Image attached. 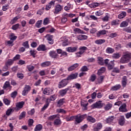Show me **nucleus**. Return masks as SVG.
Masks as SVG:
<instances>
[{
	"label": "nucleus",
	"instance_id": "obj_44",
	"mask_svg": "<svg viewBox=\"0 0 131 131\" xmlns=\"http://www.w3.org/2000/svg\"><path fill=\"white\" fill-rule=\"evenodd\" d=\"M97 62L100 65H104V59H103V58L98 57Z\"/></svg>",
	"mask_w": 131,
	"mask_h": 131
},
{
	"label": "nucleus",
	"instance_id": "obj_60",
	"mask_svg": "<svg viewBox=\"0 0 131 131\" xmlns=\"http://www.w3.org/2000/svg\"><path fill=\"white\" fill-rule=\"evenodd\" d=\"M66 119L67 121H72V120H73L74 119V116H71V117H66Z\"/></svg>",
	"mask_w": 131,
	"mask_h": 131
},
{
	"label": "nucleus",
	"instance_id": "obj_42",
	"mask_svg": "<svg viewBox=\"0 0 131 131\" xmlns=\"http://www.w3.org/2000/svg\"><path fill=\"white\" fill-rule=\"evenodd\" d=\"M18 19H19V16H15L12 19H11V20L10 21V24L12 25L15 24V23H16V22H17V21H18Z\"/></svg>",
	"mask_w": 131,
	"mask_h": 131
},
{
	"label": "nucleus",
	"instance_id": "obj_19",
	"mask_svg": "<svg viewBox=\"0 0 131 131\" xmlns=\"http://www.w3.org/2000/svg\"><path fill=\"white\" fill-rule=\"evenodd\" d=\"M37 50V51H42L45 52V51H47V47H46V45H40L38 46Z\"/></svg>",
	"mask_w": 131,
	"mask_h": 131
},
{
	"label": "nucleus",
	"instance_id": "obj_4",
	"mask_svg": "<svg viewBox=\"0 0 131 131\" xmlns=\"http://www.w3.org/2000/svg\"><path fill=\"white\" fill-rule=\"evenodd\" d=\"M69 83L67 79H62L60 82H59L58 88L59 89H63V88L66 86Z\"/></svg>",
	"mask_w": 131,
	"mask_h": 131
},
{
	"label": "nucleus",
	"instance_id": "obj_29",
	"mask_svg": "<svg viewBox=\"0 0 131 131\" xmlns=\"http://www.w3.org/2000/svg\"><path fill=\"white\" fill-rule=\"evenodd\" d=\"M106 71V68L105 67H102L98 71L97 74L98 75H101L102 73H104Z\"/></svg>",
	"mask_w": 131,
	"mask_h": 131
},
{
	"label": "nucleus",
	"instance_id": "obj_37",
	"mask_svg": "<svg viewBox=\"0 0 131 131\" xmlns=\"http://www.w3.org/2000/svg\"><path fill=\"white\" fill-rule=\"evenodd\" d=\"M126 16V12L123 11L119 15H118V18L119 19H123L124 17Z\"/></svg>",
	"mask_w": 131,
	"mask_h": 131
},
{
	"label": "nucleus",
	"instance_id": "obj_21",
	"mask_svg": "<svg viewBox=\"0 0 131 131\" xmlns=\"http://www.w3.org/2000/svg\"><path fill=\"white\" fill-rule=\"evenodd\" d=\"M79 66L78 63H75L73 66L70 67L68 70V71H73L76 68H77V67Z\"/></svg>",
	"mask_w": 131,
	"mask_h": 131
},
{
	"label": "nucleus",
	"instance_id": "obj_2",
	"mask_svg": "<svg viewBox=\"0 0 131 131\" xmlns=\"http://www.w3.org/2000/svg\"><path fill=\"white\" fill-rule=\"evenodd\" d=\"M123 54V55L121 58L120 63H121V64H125V63H128L131 59V53L126 52Z\"/></svg>",
	"mask_w": 131,
	"mask_h": 131
},
{
	"label": "nucleus",
	"instance_id": "obj_43",
	"mask_svg": "<svg viewBox=\"0 0 131 131\" xmlns=\"http://www.w3.org/2000/svg\"><path fill=\"white\" fill-rule=\"evenodd\" d=\"M50 106V103L47 101L46 103L44 105L43 107L41 109V111H45L47 108H48Z\"/></svg>",
	"mask_w": 131,
	"mask_h": 131
},
{
	"label": "nucleus",
	"instance_id": "obj_26",
	"mask_svg": "<svg viewBox=\"0 0 131 131\" xmlns=\"http://www.w3.org/2000/svg\"><path fill=\"white\" fill-rule=\"evenodd\" d=\"M60 115L59 114L53 115L48 117L49 120H54L55 118H59Z\"/></svg>",
	"mask_w": 131,
	"mask_h": 131
},
{
	"label": "nucleus",
	"instance_id": "obj_55",
	"mask_svg": "<svg viewBox=\"0 0 131 131\" xmlns=\"http://www.w3.org/2000/svg\"><path fill=\"white\" fill-rule=\"evenodd\" d=\"M30 54L33 58H35V55H36V51L35 50H30Z\"/></svg>",
	"mask_w": 131,
	"mask_h": 131
},
{
	"label": "nucleus",
	"instance_id": "obj_18",
	"mask_svg": "<svg viewBox=\"0 0 131 131\" xmlns=\"http://www.w3.org/2000/svg\"><path fill=\"white\" fill-rule=\"evenodd\" d=\"M81 105L83 107V110H88V105H89V103L86 101H82L81 102Z\"/></svg>",
	"mask_w": 131,
	"mask_h": 131
},
{
	"label": "nucleus",
	"instance_id": "obj_61",
	"mask_svg": "<svg viewBox=\"0 0 131 131\" xmlns=\"http://www.w3.org/2000/svg\"><path fill=\"white\" fill-rule=\"evenodd\" d=\"M9 8H10V5H4L3 6V11H7V10H8V9H9Z\"/></svg>",
	"mask_w": 131,
	"mask_h": 131
},
{
	"label": "nucleus",
	"instance_id": "obj_64",
	"mask_svg": "<svg viewBox=\"0 0 131 131\" xmlns=\"http://www.w3.org/2000/svg\"><path fill=\"white\" fill-rule=\"evenodd\" d=\"M96 75L93 74V75H92L91 76L90 80H91V81H92V82H94V81H95V80H96Z\"/></svg>",
	"mask_w": 131,
	"mask_h": 131
},
{
	"label": "nucleus",
	"instance_id": "obj_54",
	"mask_svg": "<svg viewBox=\"0 0 131 131\" xmlns=\"http://www.w3.org/2000/svg\"><path fill=\"white\" fill-rule=\"evenodd\" d=\"M42 22V20H38L36 23V27H37V28H39L40 26H41V23Z\"/></svg>",
	"mask_w": 131,
	"mask_h": 131
},
{
	"label": "nucleus",
	"instance_id": "obj_45",
	"mask_svg": "<svg viewBox=\"0 0 131 131\" xmlns=\"http://www.w3.org/2000/svg\"><path fill=\"white\" fill-rule=\"evenodd\" d=\"M74 32H76V33H82V34L84 33V32L83 31L81 30L79 28H75L74 29Z\"/></svg>",
	"mask_w": 131,
	"mask_h": 131
},
{
	"label": "nucleus",
	"instance_id": "obj_3",
	"mask_svg": "<svg viewBox=\"0 0 131 131\" xmlns=\"http://www.w3.org/2000/svg\"><path fill=\"white\" fill-rule=\"evenodd\" d=\"M85 116H86V115L76 116L75 117H74V118L75 119V124H77L78 123H80V122L82 121V120L85 118Z\"/></svg>",
	"mask_w": 131,
	"mask_h": 131
},
{
	"label": "nucleus",
	"instance_id": "obj_34",
	"mask_svg": "<svg viewBox=\"0 0 131 131\" xmlns=\"http://www.w3.org/2000/svg\"><path fill=\"white\" fill-rule=\"evenodd\" d=\"M51 65V62L50 61H45L42 63H41V67H48Z\"/></svg>",
	"mask_w": 131,
	"mask_h": 131
},
{
	"label": "nucleus",
	"instance_id": "obj_51",
	"mask_svg": "<svg viewBox=\"0 0 131 131\" xmlns=\"http://www.w3.org/2000/svg\"><path fill=\"white\" fill-rule=\"evenodd\" d=\"M73 7V6L71 4H69L67 6H65L64 9L65 11H69L70 9H72Z\"/></svg>",
	"mask_w": 131,
	"mask_h": 131
},
{
	"label": "nucleus",
	"instance_id": "obj_7",
	"mask_svg": "<svg viewBox=\"0 0 131 131\" xmlns=\"http://www.w3.org/2000/svg\"><path fill=\"white\" fill-rule=\"evenodd\" d=\"M103 125L101 123H96L93 125V130L94 131H99L100 129H102Z\"/></svg>",
	"mask_w": 131,
	"mask_h": 131
},
{
	"label": "nucleus",
	"instance_id": "obj_36",
	"mask_svg": "<svg viewBox=\"0 0 131 131\" xmlns=\"http://www.w3.org/2000/svg\"><path fill=\"white\" fill-rule=\"evenodd\" d=\"M106 52L107 54H112V53H114V49H113V48H110V47H108L106 49Z\"/></svg>",
	"mask_w": 131,
	"mask_h": 131
},
{
	"label": "nucleus",
	"instance_id": "obj_62",
	"mask_svg": "<svg viewBox=\"0 0 131 131\" xmlns=\"http://www.w3.org/2000/svg\"><path fill=\"white\" fill-rule=\"evenodd\" d=\"M23 47L25 48L28 49L29 48V44H28V41H26L23 43Z\"/></svg>",
	"mask_w": 131,
	"mask_h": 131
},
{
	"label": "nucleus",
	"instance_id": "obj_20",
	"mask_svg": "<svg viewBox=\"0 0 131 131\" xmlns=\"http://www.w3.org/2000/svg\"><path fill=\"white\" fill-rule=\"evenodd\" d=\"M110 18V15L108 13H106L105 16L101 18L102 21L103 22H108Z\"/></svg>",
	"mask_w": 131,
	"mask_h": 131
},
{
	"label": "nucleus",
	"instance_id": "obj_50",
	"mask_svg": "<svg viewBox=\"0 0 131 131\" xmlns=\"http://www.w3.org/2000/svg\"><path fill=\"white\" fill-rule=\"evenodd\" d=\"M62 123V122H61V120L60 119H56L54 121V124L55 125H59Z\"/></svg>",
	"mask_w": 131,
	"mask_h": 131
},
{
	"label": "nucleus",
	"instance_id": "obj_57",
	"mask_svg": "<svg viewBox=\"0 0 131 131\" xmlns=\"http://www.w3.org/2000/svg\"><path fill=\"white\" fill-rule=\"evenodd\" d=\"M27 68L29 71H32L34 69V66L32 65L27 66Z\"/></svg>",
	"mask_w": 131,
	"mask_h": 131
},
{
	"label": "nucleus",
	"instance_id": "obj_49",
	"mask_svg": "<svg viewBox=\"0 0 131 131\" xmlns=\"http://www.w3.org/2000/svg\"><path fill=\"white\" fill-rule=\"evenodd\" d=\"M122 84L123 86L126 85V77L124 76L122 78Z\"/></svg>",
	"mask_w": 131,
	"mask_h": 131
},
{
	"label": "nucleus",
	"instance_id": "obj_5",
	"mask_svg": "<svg viewBox=\"0 0 131 131\" xmlns=\"http://www.w3.org/2000/svg\"><path fill=\"white\" fill-rule=\"evenodd\" d=\"M31 90V87L29 85H25L22 92L23 96H27Z\"/></svg>",
	"mask_w": 131,
	"mask_h": 131
},
{
	"label": "nucleus",
	"instance_id": "obj_47",
	"mask_svg": "<svg viewBox=\"0 0 131 131\" xmlns=\"http://www.w3.org/2000/svg\"><path fill=\"white\" fill-rule=\"evenodd\" d=\"M3 101L4 104H5V105H7V106H9V105L11 104V101H10L9 99L7 98H4L3 99Z\"/></svg>",
	"mask_w": 131,
	"mask_h": 131
},
{
	"label": "nucleus",
	"instance_id": "obj_38",
	"mask_svg": "<svg viewBox=\"0 0 131 131\" xmlns=\"http://www.w3.org/2000/svg\"><path fill=\"white\" fill-rule=\"evenodd\" d=\"M14 63V60L13 59H8L7 62L6 63V66L7 67H9V66H11Z\"/></svg>",
	"mask_w": 131,
	"mask_h": 131
},
{
	"label": "nucleus",
	"instance_id": "obj_14",
	"mask_svg": "<svg viewBox=\"0 0 131 131\" xmlns=\"http://www.w3.org/2000/svg\"><path fill=\"white\" fill-rule=\"evenodd\" d=\"M119 110L120 112H127V111H128L127 109H126V104L125 103L122 104L119 108Z\"/></svg>",
	"mask_w": 131,
	"mask_h": 131
},
{
	"label": "nucleus",
	"instance_id": "obj_53",
	"mask_svg": "<svg viewBox=\"0 0 131 131\" xmlns=\"http://www.w3.org/2000/svg\"><path fill=\"white\" fill-rule=\"evenodd\" d=\"M111 108H112V105L111 103L107 104L104 107L105 110L106 111L110 110V109H111Z\"/></svg>",
	"mask_w": 131,
	"mask_h": 131
},
{
	"label": "nucleus",
	"instance_id": "obj_6",
	"mask_svg": "<svg viewBox=\"0 0 131 131\" xmlns=\"http://www.w3.org/2000/svg\"><path fill=\"white\" fill-rule=\"evenodd\" d=\"M63 10V6L60 4H57L55 6L54 10L53 11L54 14H59L61 11Z\"/></svg>",
	"mask_w": 131,
	"mask_h": 131
},
{
	"label": "nucleus",
	"instance_id": "obj_27",
	"mask_svg": "<svg viewBox=\"0 0 131 131\" xmlns=\"http://www.w3.org/2000/svg\"><path fill=\"white\" fill-rule=\"evenodd\" d=\"M64 103H65V98H62L60 99L57 102V107H60V106H62Z\"/></svg>",
	"mask_w": 131,
	"mask_h": 131
},
{
	"label": "nucleus",
	"instance_id": "obj_33",
	"mask_svg": "<svg viewBox=\"0 0 131 131\" xmlns=\"http://www.w3.org/2000/svg\"><path fill=\"white\" fill-rule=\"evenodd\" d=\"M120 57H121V55L119 53H114L112 55V58H113V59H119Z\"/></svg>",
	"mask_w": 131,
	"mask_h": 131
},
{
	"label": "nucleus",
	"instance_id": "obj_1",
	"mask_svg": "<svg viewBox=\"0 0 131 131\" xmlns=\"http://www.w3.org/2000/svg\"><path fill=\"white\" fill-rule=\"evenodd\" d=\"M56 51L57 54L55 51H51L49 52V55L51 58H53V59H63V58L67 57V52L60 49H57Z\"/></svg>",
	"mask_w": 131,
	"mask_h": 131
},
{
	"label": "nucleus",
	"instance_id": "obj_32",
	"mask_svg": "<svg viewBox=\"0 0 131 131\" xmlns=\"http://www.w3.org/2000/svg\"><path fill=\"white\" fill-rule=\"evenodd\" d=\"M77 38L79 40H83L84 39H88V36L84 35H79L77 37Z\"/></svg>",
	"mask_w": 131,
	"mask_h": 131
},
{
	"label": "nucleus",
	"instance_id": "obj_35",
	"mask_svg": "<svg viewBox=\"0 0 131 131\" xmlns=\"http://www.w3.org/2000/svg\"><path fill=\"white\" fill-rule=\"evenodd\" d=\"M128 26V22L126 21H123L121 23L120 25V27L123 28L124 27H126V26Z\"/></svg>",
	"mask_w": 131,
	"mask_h": 131
},
{
	"label": "nucleus",
	"instance_id": "obj_12",
	"mask_svg": "<svg viewBox=\"0 0 131 131\" xmlns=\"http://www.w3.org/2000/svg\"><path fill=\"white\" fill-rule=\"evenodd\" d=\"M78 75V74L76 73L74 74H71L68 76L67 79H68V80H73V79H76V78H77Z\"/></svg>",
	"mask_w": 131,
	"mask_h": 131
},
{
	"label": "nucleus",
	"instance_id": "obj_23",
	"mask_svg": "<svg viewBox=\"0 0 131 131\" xmlns=\"http://www.w3.org/2000/svg\"><path fill=\"white\" fill-rule=\"evenodd\" d=\"M86 119L89 122H92V123H95V122H96V119L91 116H88Z\"/></svg>",
	"mask_w": 131,
	"mask_h": 131
},
{
	"label": "nucleus",
	"instance_id": "obj_9",
	"mask_svg": "<svg viewBox=\"0 0 131 131\" xmlns=\"http://www.w3.org/2000/svg\"><path fill=\"white\" fill-rule=\"evenodd\" d=\"M25 105V102L24 101H20L16 103V110H20L23 108V106Z\"/></svg>",
	"mask_w": 131,
	"mask_h": 131
},
{
	"label": "nucleus",
	"instance_id": "obj_10",
	"mask_svg": "<svg viewBox=\"0 0 131 131\" xmlns=\"http://www.w3.org/2000/svg\"><path fill=\"white\" fill-rule=\"evenodd\" d=\"M118 123L121 126L124 125V123H125V119L124 118V116H121L118 118Z\"/></svg>",
	"mask_w": 131,
	"mask_h": 131
},
{
	"label": "nucleus",
	"instance_id": "obj_28",
	"mask_svg": "<svg viewBox=\"0 0 131 131\" xmlns=\"http://www.w3.org/2000/svg\"><path fill=\"white\" fill-rule=\"evenodd\" d=\"M113 120H114V116H112L108 117L106 119V122L107 123H111L112 122H113Z\"/></svg>",
	"mask_w": 131,
	"mask_h": 131
},
{
	"label": "nucleus",
	"instance_id": "obj_40",
	"mask_svg": "<svg viewBox=\"0 0 131 131\" xmlns=\"http://www.w3.org/2000/svg\"><path fill=\"white\" fill-rule=\"evenodd\" d=\"M105 41H106L105 39H98L95 41V43L97 45H102V43H104Z\"/></svg>",
	"mask_w": 131,
	"mask_h": 131
},
{
	"label": "nucleus",
	"instance_id": "obj_46",
	"mask_svg": "<svg viewBox=\"0 0 131 131\" xmlns=\"http://www.w3.org/2000/svg\"><path fill=\"white\" fill-rule=\"evenodd\" d=\"M120 89V85H116L111 88L112 91H117Z\"/></svg>",
	"mask_w": 131,
	"mask_h": 131
},
{
	"label": "nucleus",
	"instance_id": "obj_13",
	"mask_svg": "<svg viewBox=\"0 0 131 131\" xmlns=\"http://www.w3.org/2000/svg\"><path fill=\"white\" fill-rule=\"evenodd\" d=\"M77 49H78V47H70L67 49V52L69 53H74V52H76L77 51Z\"/></svg>",
	"mask_w": 131,
	"mask_h": 131
},
{
	"label": "nucleus",
	"instance_id": "obj_56",
	"mask_svg": "<svg viewBox=\"0 0 131 131\" xmlns=\"http://www.w3.org/2000/svg\"><path fill=\"white\" fill-rule=\"evenodd\" d=\"M19 26H20V25L19 24H16L12 26V29L13 30H17V29L19 28Z\"/></svg>",
	"mask_w": 131,
	"mask_h": 131
},
{
	"label": "nucleus",
	"instance_id": "obj_17",
	"mask_svg": "<svg viewBox=\"0 0 131 131\" xmlns=\"http://www.w3.org/2000/svg\"><path fill=\"white\" fill-rule=\"evenodd\" d=\"M68 91H69V88H66L63 90H61L59 91V94L60 96L63 97V96H65V95H66V94H67V92H68Z\"/></svg>",
	"mask_w": 131,
	"mask_h": 131
},
{
	"label": "nucleus",
	"instance_id": "obj_15",
	"mask_svg": "<svg viewBox=\"0 0 131 131\" xmlns=\"http://www.w3.org/2000/svg\"><path fill=\"white\" fill-rule=\"evenodd\" d=\"M50 45L54 43V40H53V36L47 34L45 37Z\"/></svg>",
	"mask_w": 131,
	"mask_h": 131
},
{
	"label": "nucleus",
	"instance_id": "obj_24",
	"mask_svg": "<svg viewBox=\"0 0 131 131\" xmlns=\"http://www.w3.org/2000/svg\"><path fill=\"white\" fill-rule=\"evenodd\" d=\"M105 34H106V30H105L99 31L96 33V35L98 37H100L101 35H104Z\"/></svg>",
	"mask_w": 131,
	"mask_h": 131
},
{
	"label": "nucleus",
	"instance_id": "obj_31",
	"mask_svg": "<svg viewBox=\"0 0 131 131\" xmlns=\"http://www.w3.org/2000/svg\"><path fill=\"white\" fill-rule=\"evenodd\" d=\"M86 50H88V48L86 47H84V46L80 47L79 48V52H80L82 54L85 53V51H86Z\"/></svg>",
	"mask_w": 131,
	"mask_h": 131
},
{
	"label": "nucleus",
	"instance_id": "obj_52",
	"mask_svg": "<svg viewBox=\"0 0 131 131\" xmlns=\"http://www.w3.org/2000/svg\"><path fill=\"white\" fill-rule=\"evenodd\" d=\"M26 115V112H23L19 115V119H20V120L23 119V118H24L25 117Z\"/></svg>",
	"mask_w": 131,
	"mask_h": 131
},
{
	"label": "nucleus",
	"instance_id": "obj_11",
	"mask_svg": "<svg viewBox=\"0 0 131 131\" xmlns=\"http://www.w3.org/2000/svg\"><path fill=\"white\" fill-rule=\"evenodd\" d=\"M3 88L4 90H11L12 89V86H11V84L10 83V80L5 82Z\"/></svg>",
	"mask_w": 131,
	"mask_h": 131
},
{
	"label": "nucleus",
	"instance_id": "obj_25",
	"mask_svg": "<svg viewBox=\"0 0 131 131\" xmlns=\"http://www.w3.org/2000/svg\"><path fill=\"white\" fill-rule=\"evenodd\" d=\"M107 66L108 70H111V69H113V67H114V60L111 61Z\"/></svg>",
	"mask_w": 131,
	"mask_h": 131
},
{
	"label": "nucleus",
	"instance_id": "obj_59",
	"mask_svg": "<svg viewBox=\"0 0 131 131\" xmlns=\"http://www.w3.org/2000/svg\"><path fill=\"white\" fill-rule=\"evenodd\" d=\"M50 23V19L49 18H46L43 20V25H48Z\"/></svg>",
	"mask_w": 131,
	"mask_h": 131
},
{
	"label": "nucleus",
	"instance_id": "obj_16",
	"mask_svg": "<svg viewBox=\"0 0 131 131\" xmlns=\"http://www.w3.org/2000/svg\"><path fill=\"white\" fill-rule=\"evenodd\" d=\"M53 92V90L51 88H46L44 89L43 93L44 95H51Z\"/></svg>",
	"mask_w": 131,
	"mask_h": 131
},
{
	"label": "nucleus",
	"instance_id": "obj_63",
	"mask_svg": "<svg viewBox=\"0 0 131 131\" xmlns=\"http://www.w3.org/2000/svg\"><path fill=\"white\" fill-rule=\"evenodd\" d=\"M17 94H18V93L16 91H14L13 92H12L11 94V98H16V96H17Z\"/></svg>",
	"mask_w": 131,
	"mask_h": 131
},
{
	"label": "nucleus",
	"instance_id": "obj_58",
	"mask_svg": "<svg viewBox=\"0 0 131 131\" xmlns=\"http://www.w3.org/2000/svg\"><path fill=\"white\" fill-rule=\"evenodd\" d=\"M10 39L11 40H15V39H17V36H15L13 33L11 34Z\"/></svg>",
	"mask_w": 131,
	"mask_h": 131
},
{
	"label": "nucleus",
	"instance_id": "obj_48",
	"mask_svg": "<svg viewBox=\"0 0 131 131\" xmlns=\"http://www.w3.org/2000/svg\"><path fill=\"white\" fill-rule=\"evenodd\" d=\"M56 112H57V113H62V114H65V113H66V111L64 110V109L58 108L56 110Z\"/></svg>",
	"mask_w": 131,
	"mask_h": 131
},
{
	"label": "nucleus",
	"instance_id": "obj_41",
	"mask_svg": "<svg viewBox=\"0 0 131 131\" xmlns=\"http://www.w3.org/2000/svg\"><path fill=\"white\" fill-rule=\"evenodd\" d=\"M14 112V110L13 108H9L7 111H6V115L8 116L11 115Z\"/></svg>",
	"mask_w": 131,
	"mask_h": 131
},
{
	"label": "nucleus",
	"instance_id": "obj_39",
	"mask_svg": "<svg viewBox=\"0 0 131 131\" xmlns=\"http://www.w3.org/2000/svg\"><path fill=\"white\" fill-rule=\"evenodd\" d=\"M104 79V76H100L97 80L96 81V84L98 83H102L103 82V80Z\"/></svg>",
	"mask_w": 131,
	"mask_h": 131
},
{
	"label": "nucleus",
	"instance_id": "obj_30",
	"mask_svg": "<svg viewBox=\"0 0 131 131\" xmlns=\"http://www.w3.org/2000/svg\"><path fill=\"white\" fill-rule=\"evenodd\" d=\"M42 129V125L39 124L36 125L34 131H40Z\"/></svg>",
	"mask_w": 131,
	"mask_h": 131
},
{
	"label": "nucleus",
	"instance_id": "obj_22",
	"mask_svg": "<svg viewBox=\"0 0 131 131\" xmlns=\"http://www.w3.org/2000/svg\"><path fill=\"white\" fill-rule=\"evenodd\" d=\"M101 6V4L99 3H92L89 5V7L90 8H97V7H99Z\"/></svg>",
	"mask_w": 131,
	"mask_h": 131
},
{
	"label": "nucleus",
	"instance_id": "obj_8",
	"mask_svg": "<svg viewBox=\"0 0 131 131\" xmlns=\"http://www.w3.org/2000/svg\"><path fill=\"white\" fill-rule=\"evenodd\" d=\"M103 106V104L102 103V101H98L96 102L95 103H94L91 105V107L95 108H102Z\"/></svg>",
	"mask_w": 131,
	"mask_h": 131
}]
</instances>
